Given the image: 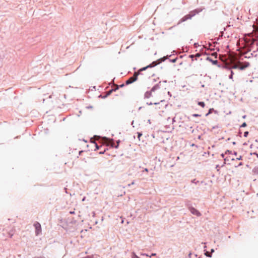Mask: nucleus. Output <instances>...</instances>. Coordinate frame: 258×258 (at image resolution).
<instances>
[{"label":"nucleus","instance_id":"f257e3e1","mask_svg":"<svg viewBox=\"0 0 258 258\" xmlns=\"http://www.w3.org/2000/svg\"><path fill=\"white\" fill-rule=\"evenodd\" d=\"M145 97L147 98L152 97L155 100H160L161 102L164 101L162 91L158 86H154L150 91L146 92Z\"/></svg>","mask_w":258,"mask_h":258},{"label":"nucleus","instance_id":"39448f33","mask_svg":"<svg viewBox=\"0 0 258 258\" xmlns=\"http://www.w3.org/2000/svg\"><path fill=\"white\" fill-rule=\"evenodd\" d=\"M34 226L35 228V233L36 235H38L41 233V226L40 224L38 222H36L34 224Z\"/></svg>","mask_w":258,"mask_h":258},{"label":"nucleus","instance_id":"c756f323","mask_svg":"<svg viewBox=\"0 0 258 258\" xmlns=\"http://www.w3.org/2000/svg\"><path fill=\"white\" fill-rule=\"evenodd\" d=\"M195 180H192V182H195Z\"/></svg>","mask_w":258,"mask_h":258},{"label":"nucleus","instance_id":"2eb2a0df","mask_svg":"<svg viewBox=\"0 0 258 258\" xmlns=\"http://www.w3.org/2000/svg\"><path fill=\"white\" fill-rule=\"evenodd\" d=\"M188 16H185L184 17L183 19V21H185V20H186L187 19H188Z\"/></svg>","mask_w":258,"mask_h":258},{"label":"nucleus","instance_id":"dca6fc26","mask_svg":"<svg viewBox=\"0 0 258 258\" xmlns=\"http://www.w3.org/2000/svg\"><path fill=\"white\" fill-rule=\"evenodd\" d=\"M195 55L191 54L189 55V57L193 58L195 57Z\"/></svg>","mask_w":258,"mask_h":258},{"label":"nucleus","instance_id":"f8f14e48","mask_svg":"<svg viewBox=\"0 0 258 258\" xmlns=\"http://www.w3.org/2000/svg\"><path fill=\"white\" fill-rule=\"evenodd\" d=\"M201 55V54L199 53H197L195 56L196 57H199Z\"/></svg>","mask_w":258,"mask_h":258},{"label":"nucleus","instance_id":"ddd939ff","mask_svg":"<svg viewBox=\"0 0 258 258\" xmlns=\"http://www.w3.org/2000/svg\"><path fill=\"white\" fill-rule=\"evenodd\" d=\"M193 116H195V117H198V116H201V115L200 114H194L192 115Z\"/></svg>","mask_w":258,"mask_h":258},{"label":"nucleus","instance_id":"cd10ccee","mask_svg":"<svg viewBox=\"0 0 258 258\" xmlns=\"http://www.w3.org/2000/svg\"><path fill=\"white\" fill-rule=\"evenodd\" d=\"M154 104H157V103H156V102H154Z\"/></svg>","mask_w":258,"mask_h":258},{"label":"nucleus","instance_id":"c85d7f7f","mask_svg":"<svg viewBox=\"0 0 258 258\" xmlns=\"http://www.w3.org/2000/svg\"><path fill=\"white\" fill-rule=\"evenodd\" d=\"M195 180H192V182H195Z\"/></svg>","mask_w":258,"mask_h":258},{"label":"nucleus","instance_id":"423d86ee","mask_svg":"<svg viewBox=\"0 0 258 258\" xmlns=\"http://www.w3.org/2000/svg\"><path fill=\"white\" fill-rule=\"evenodd\" d=\"M190 211L192 214L195 215L197 216H200L201 215L200 212L195 208H191Z\"/></svg>","mask_w":258,"mask_h":258},{"label":"nucleus","instance_id":"5701e85b","mask_svg":"<svg viewBox=\"0 0 258 258\" xmlns=\"http://www.w3.org/2000/svg\"><path fill=\"white\" fill-rule=\"evenodd\" d=\"M241 157L240 156V157L238 158L237 159H238V160H240V159H241Z\"/></svg>","mask_w":258,"mask_h":258},{"label":"nucleus","instance_id":"7ed1b4c3","mask_svg":"<svg viewBox=\"0 0 258 258\" xmlns=\"http://www.w3.org/2000/svg\"><path fill=\"white\" fill-rule=\"evenodd\" d=\"M249 66V63H246L245 64L243 65L240 62H238L237 63L234 64L232 68V69H239L241 70H244Z\"/></svg>","mask_w":258,"mask_h":258},{"label":"nucleus","instance_id":"1a4fd4ad","mask_svg":"<svg viewBox=\"0 0 258 258\" xmlns=\"http://www.w3.org/2000/svg\"><path fill=\"white\" fill-rule=\"evenodd\" d=\"M212 56H214L215 58H217V52H213L211 54Z\"/></svg>","mask_w":258,"mask_h":258},{"label":"nucleus","instance_id":"412c9836","mask_svg":"<svg viewBox=\"0 0 258 258\" xmlns=\"http://www.w3.org/2000/svg\"><path fill=\"white\" fill-rule=\"evenodd\" d=\"M233 74H234L233 72L232 71H231V75L233 76Z\"/></svg>","mask_w":258,"mask_h":258},{"label":"nucleus","instance_id":"9b49d317","mask_svg":"<svg viewBox=\"0 0 258 258\" xmlns=\"http://www.w3.org/2000/svg\"><path fill=\"white\" fill-rule=\"evenodd\" d=\"M142 136V133H138V138L139 139V140H140V138Z\"/></svg>","mask_w":258,"mask_h":258},{"label":"nucleus","instance_id":"a211bd4d","mask_svg":"<svg viewBox=\"0 0 258 258\" xmlns=\"http://www.w3.org/2000/svg\"><path fill=\"white\" fill-rule=\"evenodd\" d=\"M144 171H146V172H148V169L147 168H145V169H144Z\"/></svg>","mask_w":258,"mask_h":258},{"label":"nucleus","instance_id":"9d476101","mask_svg":"<svg viewBox=\"0 0 258 258\" xmlns=\"http://www.w3.org/2000/svg\"><path fill=\"white\" fill-rule=\"evenodd\" d=\"M214 110L213 108H210L209 110V112L208 113L206 114V116L208 115L209 114H210V113H211L212 112V111Z\"/></svg>","mask_w":258,"mask_h":258},{"label":"nucleus","instance_id":"4be33fe9","mask_svg":"<svg viewBox=\"0 0 258 258\" xmlns=\"http://www.w3.org/2000/svg\"><path fill=\"white\" fill-rule=\"evenodd\" d=\"M156 255V253H152V254H151V256H154V255Z\"/></svg>","mask_w":258,"mask_h":258},{"label":"nucleus","instance_id":"b1692460","mask_svg":"<svg viewBox=\"0 0 258 258\" xmlns=\"http://www.w3.org/2000/svg\"><path fill=\"white\" fill-rule=\"evenodd\" d=\"M253 154H255V155H256V156H257V157H258V155H257V154H256V153H253Z\"/></svg>","mask_w":258,"mask_h":258},{"label":"nucleus","instance_id":"f03ea898","mask_svg":"<svg viewBox=\"0 0 258 258\" xmlns=\"http://www.w3.org/2000/svg\"><path fill=\"white\" fill-rule=\"evenodd\" d=\"M158 63L156 61H153L151 64L147 66L146 67L143 68L139 70L138 72H135L133 77L130 78L127 80L126 81V84H130L135 81L137 80L138 76L140 74L141 72L146 70L148 68H152L156 66Z\"/></svg>","mask_w":258,"mask_h":258},{"label":"nucleus","instance_id":"a878e982","mask_svg":"<svg viewBox=\"0 0 258 258\" xmlns=\"http://www.w3.org/2000/svg\"><path fill=\"white\" fill-rule=\"evenodd\" d=\"M118 89V86H116V88L115 89V90L116 89Z\"/></svg>","mask_w":258,"mask_h":258},{"label":"nucleus","instance_id":"4468645a","mask_svg":"<svg viewBox=\"0 0 258 258\" xmlns=\"http://www.w3.org/2000/svg\"><path fill=\"white\" fill-rule=\"evenodd\" d=\"M248 132H245L244 133V136L246 137L247 136V135H248Z\"/></svg>","mask_w":258,"mask_h":258},{"label":"nucleus","instance_id":"f3484780","mask_svg":"<svg viewBox=\"0 0 258 258\" xmlns=\"http://www.w3.org/2000/svg\"><path fill=\"white\" fill-rule=\"evenodd\" d=\"M229 78H230V79H232V78H233V76H232V75H230V76H229Z\"/></svg>","mask_w":258,"mask_h":258},{"label":"nucleus","instance_id":"393cba45","mask_svg":"<svg viewBox=\"0 0 258 258\" xmlns=\"http://www.w3.org/2000/svg\"><path fill=\"white\" fill-rule=\"evenodd\" d=\"M112 91V90H110V91L109 92L108 94H110Z\"/></svg>","mask_w":258,"mask_h":258},{"label":"nucleus","instance_id":"6ab92c4d","mask_svg":"<svg viewBox=\"0 0 258 258\" xmlns=\"http://www.w3.org/2000/svg\"><path fill=\"white\" fill-rule=\"evenodd\" d=\"M96 147L97 149H99V147L97 144H96Z\"/></svg>","mask_w":258,"mask_h":258},{"label":"nucleus","instance_id":"bb28decb","mask_svg":"<svg viewBox=\"0 0 258 258\" xmlns=\"http://www.w3.org/2000/svg\"><path fill=\"white\" fill-rule=\"evenodd\" d=\"M13 234H11L10 237H11L13 236Z\"/></svg>","mask_w":258,"mask_h":258},{"label":"nucleus","instance_id":"20e7f679","mask_svg":"<svg viewBox=\"0 0 258 258\" xmlns=\"http://www.w3.org/2000/svg\"><path fill=\"white\" fill-rule=\"evenodd\" d=\"M101 142L103 144H105L107 146L113 147L114 143L112 140L109 139L106 137H104L101 139Z\"/></svg>","mask_w":258,"mask_h":258},{"label":"nucleus","instance_id":"0eeeda50","mask_svg":"<svg viewBox=\"0 0 258 258\" xmlns=\"http://www.w3.org/2000/svg\"><path fill=\"white\" fill-rule=\"evenodd\" d=\"M206 59L209 61H211L212 62L213 64H217V63H218V60L215 59V60H213L212 58H211V57H207Z\"/></svg>","mask_w":258,"mask_h":258},{"label":"nucleus","instance_id":"6e6552de","mask_svg":"<svg viewBox=\"0 0 258 258\" xmlns=\"http://www.w3.org/2000/svg\"><path fill=\"white\" fill-rule=\"evenodd\" d=\"M198 104L203 108L205 107V104L204 102H199Z\"/></svg>","mask_w":258,"mask_h":258},{"label":"nucleus","instance_id":"aec40b11","mask_svg":"<svg viewBox=\"0 0 258 258\" xmlns=\"http://www.w3.org/2000/svg\"><path fill=\"white\" fill-rule=\"evenodd\" d=\"M246 125V123H243V124H242V126H245Z\"/></svg>","mask_w":258,"mask_h":258}]
</instances>
